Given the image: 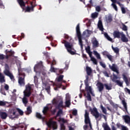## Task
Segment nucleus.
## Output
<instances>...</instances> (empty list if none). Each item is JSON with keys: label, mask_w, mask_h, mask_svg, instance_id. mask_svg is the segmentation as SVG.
<instances>
[{"label": "nucleus", "mask_w": 130, "mask_h": 130, "mask_svg": "<svg viewBox=\"0 0 130 130\" xmlns=\"http://www.w3.org/2000/svg\"><path fill=\"white\" fill-rule=\"evenodd\" d=\"M10 88V87L8 84H5L4 86V89L6 90V91H9V89Z\"/></svg>", "instance_id": "nucleus-61"}, {"label": "nucleus", "mask_w": 130, "mask_h": 130, "mask_svg": "<svg viewBox=\"0 0 130 130\" xmlns=\"http://www.w3.org/2000/svg\"><path fill=\"white\" fill-rule=\"evenodd\" d=\"M98 13L94 12L91 14V18H92V19H95L98 17Z\"/></svg>", "instance_id": "nucleus-42"}, {"label": "nucleus", "mask_w": 130, "mask_h": 130, "mask_svg": "<svg viewBox=\"0 0 130 130\" xmlns=\"http://www.w3.org/2000/svg\"><path fill=\"white\" fill-rule=\"evenodd\" d=\"M62 113H63L62 110L59 109V110L56 114V117H58V116H59L61 114H62Z\"/></svg>", "instance_id": "nucleus-40"}, {"label": "nucleus", "mask_w": 130, "mask_h": 130, "mask_svg": "<svg viewBox=\"0 0 130 130\" xmlns=\"http://www.w3.org/2000/svg\"><path fill=\"white\" fill-rule=\"evenodd\" d=\"M103 127L104 130H111V128H110V127H109L107 123H104L103 124Z\"/></svg>", "instance_id": "nucleus-28"}, {"label": "nucleus", "mask_w": 130, "mask_h": 130, "mask_svg": "<svg viewBox=\"0 0 130 130\" xmlns=\"http://www.w3.org/2000/svg\"><path fill=\"white\" fill-rule=\"evenodd\" d=\"M19 76H22L19 77L18 79V84L19 86H25V73L20 72L19 70Z\"/></svg>", "instance_id": "nucleus-5"}, {"label": "nucleus", "mask_w": 130, "mask_h": 130, "mask_svg": "<svg viewBox=\"0 0 130 130\" xmlns=\"http://www.w3.org/2000/svg\"><path fill=\"white\" fill-rule=\"evenodd\" d=\"M63 102L62 100H61L60 102L59 103L58 106L56 107V108L57 109H59V108H61L62 107H63Z\"/></svg>", "instance_id": "nucleus-31"}, {"label": "nucleus", "mask_w": 130, "mask_h": 130, "mask_svg": "<svg viewBox=\"0 0 130 130\" xmlns=\"http://www.w3.org/2000/svg\"><path fill=\"white\" fill-rule=\"evenodd\" d=\"M106 21L108 23H111V22H112V16H111V15H109L108 17H106Z\"/></svg>", "instance_id": "nucleus-27"}, {"label": "nucleus", "mask_w": 130, "mask_h": 130, "mask_svg": "<svg viewBox=\"0 0 130 130\" xmlns=\"http://www.w3.org/2000/svg\"><path fill=\"white\" fill-rule=\"evenodd\" d=\"M112 49L113 50V51L115 52V53H119V49L117 47H113V46H112Z\"/></svg>", "instance_id": "nucleus-32"}, {"label": "nucleus", "mask_w": 130, "mask_h": 130, "mask_svg": "<svg viewBox=\"0 0 130 130\" xmlns=\"http://www.w3.org/2000/svg\"><path fill=\"white\" fill-rule=\"evenodd\" d=\"M98 28H99L100 31H103V30H104V28H103V24H102V21L101 20H99L98 23Z\"/></svg>", "instance_id": "nucleus-18"}, {"label": "nucleus", "mask_w": 130, "mask_h": 130, "mask_svg": "<svg viewBox=\"0 0 130 130\" xmlns=\"http://www.w3.org/2000/svg\"><path fill=\"white\" fill-rule=\"evenodd\" d=\"M0 8L1 9H5V6L3 4V2H2V1L1 0H0Z\"/></svg>", "instance_id": "nucleus-64"}, {"label": "nucleus", "mask_w": 130, "mask_h": 130, "mask_svg": "<svg viewBox=\"0 0 130 130\" xmlns=\"http://www.w3.org/2000/svg\"><path fill=\"white\" fill-rule=\"evenodd\" d=\"M17 2L21 8H23L26 6V4L23 0H17Z\"/></svg>", "instance_id": "nucleus-24"}, {"label": "nucleus", "mask_w": 130, "mask_h": 130, "mask_svg": "<svg viewBox=\"0 0 130 130\" xmlns=\"http://www.w3.org/2000/svg\"><path fill=\"white\" fill-rule=\"evenodd\" d=\"M123 118L126 123H130V117L128 115H125L123 116Z\"/></svg>", "instance_id": "nucleus-23"}, {"label": "nucleus", "mask_w": 130, "mask_h": 130, "mask_svg": "<svg viewBox=\"0 0 130 130\" xmlns=\"http://www.w3.org/2000/svg\"><path fill=\"white\" fill-rule=\"evenodd\" d=\"M0 117L2 119H6L7 117H8V114L5 112H1Z\"/></svg>", "instance_id": "nucleus-19"}, {"label": "nucleus", "mask_w": 130, "mask_h": 130, "mask_svg": "<svg viewBox=\"0 0 130 130\" xmlns=\"http://www.w3.org/2000/svg\"><path fill=\"white\" fill-rule=\"evenodd\" d=\"M122 29L123 31H126L127 30V26L125 25L124 23H122Z\"/></svg>", "instance_id": "nucleus-48"}, {"label": "nucleus", "mask_w": 130, "mask_h": 130, "mask_svg": "<svg viewBox=\"0 0 130 130\" xmlns=\"http://www.w3.org/2000/svg\"><path fill=\"white\" fill-rule=\"evenodd\" d=\"M121 34H122V32H120L118 30H115L113 33V36L114 38H118V39H119L120 36H121Z\"/></svg>", "instance_id": "nucleus-12"}, {"label": "nucleus", "mask_w": 130, "mask_h": 130, "mask_svg": "<svg viewBox=\"0 0 130 130\" xmlns=\"http://www.w3.org/2000/svg\"><path fill=\"white\" fill-rule=\"evenodd\" d=\"M122 76L123 77V79L124 81L126 86H128V85H129V82L128 81V79H127V77H126L125 74H123Z\"/></svg>", "instance_id": "nucleus-21"}, {"label": "nucleus", "mask_w": 130, "mask_h": 130, "mask_svg": "<svg viewBox=\"0 0 130 130\" xmlns=\"http://www.w3.org/2000/svg\"><path fill=\"white\" fill-rule=\"evenodd\" d=\"M76 33L78 38L79 45L81 48L83 49V41H82V36L81 35V31H80V24L78 23L76 26Z\"/></svg>", "instance_id": "nucleus-2"}, {"label": "nucleus", "mask_w": 130, "mask_h": 130, "mask_svg": "<svg viewBox=\"0 0 130 130\" xmlns=\"http://www.w3.org/2000/svg\"><path fill=\"white\" fill-rule=\"evenodd\" d=\"M84 122L85 124H89L91 129H92V124H91V121L90 120V117H89V112L85 110L84 114Z\"/></svg>", "instance_id": "nucleus-7"}, {"label": "nucleus", "mask_w": 130, "mask_h": 130, "mask_svg": "<svg viewBox=\"0 0 130 130\" xmlns=\"http://www.w3.org/2000/svg\"><path fill=\"white\" fill-rule=\"evenodd\" d=\"M0 93L3 95H4L5 96L7 95V93H6V91H5V89H4L3 88H1L0 89Z\"/></svg>", "instance_id": "nucleus-46"}, {"label": "nucleus", "mask_w": 130, "mask_h": 130, "mask_svg": "<svg viewBox=\"0 0 130 130\" xmlns=\"http://www.w3.org/2000/svg\"><path fill=\"white\" fill-rule=\"evenodd\" d=\"M121 12L123 14H125L126 13V11H125V8L124 7H121Z\"/></svg>", "instance_id": "nucleus-62"}, {"label": "nucleus", "mask_w": 130, "mask_h": 130, "mask_svg": "<svg viewBox=\"0 0 130 130\" xmlns=\"http://www.w3.org/2000/svg\"><path fill=\"white\" fill-rule=\"evenodd\" d=\"M15 128H19L20 127V128H24L25 125H24L23 123H19L18 124L16 125Z\"/></svg>", "instance_id": "nucleus-34"}, {"label": "nucleus", "mask_w": 130, "mask_h": 130, "mask_svg": "<svg viewBox=\"0 0 130 130\" xmlns=\"http://www.w3.org/2000/svg\"><path fill=\"white\" fill-rule=\"evenodd\" d=\"M102 54L103 55H105L106 56H108V55L109 54V53H108V52H107V51H104L102 52Z\"/></svg>", "instance_id": "nucleus-57"}, {"label": "nucleus", "mask_w": 130, "mask_h": 130, "mask_svg": "<svg viewBox=\"0 0 130 130\" xmlns=\"http://www.w3.org/2000/svg\"><path fill=\"white\" fill-rule=\"evenodd\" d=\"M31 113H32V108H31V107L28 106L27 108V110L25 112V114H26V115H29V114H31Z\"/></svg>", "instance_id": "nucleus-25"}, {"label": "nucleus", "mask_w": 130, "mask_h": 130, "mask_svg": "<svg viewBox=\"0 0 130 130\" xmlns=\"http://www.w3.org/2000/svg\"><path fill=\"white\" fill-rule=\"evenodd\" d=\"M100 64L102 67V68H104V69H105L106 68V65H105V63H103L102 61L100 62Z\"/></svg>", "instance_id": "nucleus-59"}, {"label": "nucleus", "mask_w": 130, "mask_h": 130, "mask_svg": "<svg viewBox=\"0 0 130 130\" xmlns=\"http://www.w3.org/2000/svg\"><path fill=\"white\" fill-rule=\"evenodd\" d=\"M48 110H49V108H48V107H45L43 110V113L44 114H46Z\"/></svg>", "instance_id": "nucleus-39"}, {"label": "nucleus", "mask_w": 130, "mask_h": 130, "mask_svg": "<svg viewBox=\"0 0 130 130\" xmlns=\"http://www.w3.org/2000/svg\"><path fill=\"white\" fill-rule=\"evenodd\" d=\"M5 82H6V80L5 79V76H4L3 74L0 72V83L3 84V83H5Z\"/></svg>", "instance_id": "nucleus-26"}, {"label": "nucleus", "mask_w": 130, "mask_h": 130, "mask_svg": "<svg viewBox=\"0 0 130 130\" xmlns=\"http://www.w3.org/2000/svg\"><path fill=\"white\" fill-rule=\"evenodd\" d=\"M36 117L37 118H39V119H42V118H43L42 117V115H41V114L38 112H37V113H36Z\"/></svg>", "instance_id": "nucleus-47"}, {"label": "nucleus", "mask_w": 130, "mask_h": 130, "mask_svg": "<svg viewBox=\"0 0 130 130\" xmlns=\"http://www.w3.org/2000/svg\"><path fill=\"white\" fill-rule=\"evenodd\" d=\"M6 104V102L0 101V106H5Z\"/></svg>", "instance_id": "nucleus-60"}, {"label": "nucleus", "mask_w": 130, "mask_h": 130, "mask_svg": "<svg viewBox=\"0 0 130 130\" xmlns=\"http://www.w3.org/2000/svg\"><path fill=\"white\" fill-rule=\"evenodd\" d=\"M52 66H53V63H52V64H51L50 71H51V72H53L54 73H55L56 69L55 68H54V67H53Z\"/></svg>", "instance_id": "nucleus-51"}, {"label": "nucleus", "mask_w": 130, "mask_h": 130, "mask_svg": "<svg viewBox=\"0 0 130 130\" xmlns=\"http://www.w3.org/2000/svg\"><path fill=\"white\" fill-rule=\"evenodd\" d=\"M42 61H40L39 63H38L37 64L35 65L34 69L35 70H37V69H39L40 67H42Z\"/></svg>", "instance_id": "nucleus-30"}, {"label": "nucleus", "mask_w": 130, "mask_h": 130, "mask_svg": "<svg viewBox=\"0 0 130 130\" xmlns=\"http://www.w3.org/2000/svg\"><path fill=\"white\" fill-rule=\"evenodd\" d=\"M96 86L99 89V92H102L104 89V84L102 82H98L96 84Z\"/></svg>", "instance_id": "nucleus-13"}, {"label": "nucleus", "mask_w": 130, "mask_h": 130, "mask_svg": "<svg viewBox=\"0 0 130 130\" xmlns=\"http://www.w3.org/2000/svg\"><path fill=\"white\" fill-rule=\"evenodd\" d=\"M95 11H96V12H100L101 11V8L100 6H96L95 7Z\"/></svg>", "instance_id": "nucleus-63"}, {"label": "nucleus", "mask_w": 130, "mask_h": 130, "mask_svg": "<svg viewBox=\"0 0 130 130\" xmlns=\"http://www.w3.org/2000/svg\"><path fill=\"white\" fill-rule=\"evenodd\" d=\"M90 110L91 112V114H92V115L94 116L95 119L99 118V116H100V114H99V112H98L97 108H93L92 110V108H90Z\"/></svg>", "instance_id": "nucleus-9"}, {"label": "nucleus", "mask_w": 130, "mask_h": 130, "mask_svg": "<svg viewBox=\"0 0 130 130\" xmlns=\"http://www.w3.org/2000/svg\"><path fill=\"white\" fill-rule=\"evenodd\" d=\"M30 5H31V7H29V6H27L26 9H25V11L26 12H30V11H32V12H33V11H34V8L36 7V5H33V2H31L30 3Z\"/></svg>", "instance_id": "nucleus-14"}, {"label": "nucleus", "mask_w": 130, "mask_h": 130, "mask_svg": "<svg viewBox=\"0 0 130 130\" xmlns=\"http://www.w3.org/2000/svg\"><path fill=\"white\" fill-rule=\"evenodd\" d=\"M110 69H111V70H112L113 72H115V73H116L117 75L119 74V71H118V70H117V68H116V67H115V64H113V65L110 67Z\"/></svg>", "instance_id": "nucleus-20"}, {"label": "nucleus", "mask_w": 130, "mask_h": 130, "mask_svg": "<svg viewBox=\"0 0 130 130\" xmlns=\"http://www.w3.org/2000/svg\"><path fill=\"white\" fill-rule=\"evenodd\" d=\"M117 79H120V78L118 77L117 75H115L114 73H113V75L111 76V81H112L113 83H116L119 87H122L123 83L121 82L120 80H117Z\"/></svg>", "instance_id": "nucleus-3"}, {"label": "nucleus", "mask_w": 130, "mask_h": 130, "mask_svg": "<svg viewBox=\"0 0 130 130\" xmlns=\"http://www.w3.org/2000/svg\"><path fill=\"white\" fill-rule=\"evenodd\" d=\"M4 73L5 75H6V76L9 77L12 81L15 80V79H14V75H13V74L10 72V68L9 67V65L8 64H5V69L4 71Z\"/></svg>", "instance_id": "nucleus-4"}, {"label": "nucleus", "mask_w": 130, "mask_h": 130, "mask_svg": "<svg viewBox=\"0 0 130 130\" xmlns=\"http://www.w3.org/2000/svg\"><path fill=\"white\" fill-rule=\"evenodd\" d=\"M17 110L18 112V113L20 114V115H23L24 114V112H23V111H22V110L17 108Z\"/></svg>", "instance_id": "nucleus-50"}, {"label": "nucleus", "mask_w": 130, "mask_h": 130, "mask_svg": "<svg viewBox=\"0 0 130 130\" xmlns=\"http://www.w3.org/2000/svg\"><path fill=\"white\" fill-rule=\"evenodd\" d=\"M93 53H94V54L95 55L98 59H101V57L100 56V54L99 53H98V52L97 51H94Z\"/></svg>", "instance_id": "nucleus-41"}, {"label": "nucleus", "mask_w": 130, "mask_h": 130, "mask_svg": "<svg viewBox=\"0 0 130 130\" xmlns=\"http://www.w3.org/2000/svg\"><path fill=\"white\" fill-rule=\"evenodd\" d=\"M22 102L25 106H26L28 104V99H27L25 96H24L22 99Z\"/></svg>", "instance_id": "nucleus-33"}, {"label": "nucleus", "mask_w": 130, "mask_h": 130, "mask_svg": "<svg viewBox=\"0 0 130 130\" xmlns=\"http://www.w3.org/2000/svg\"><path fill=\"white\" fill-rule=\"evenodd\" d=\"M112 6L113 8L114 9V10H116V12L118 11V9H117V6H116V5H115V4L112 3Z\"/></svg>", "instance_id": "nucleus-55"}, {"label": "nucleus", "mask_w": 130, "mask_h": 130, "mask_svg": "<svg viewBox=\"0 0 130 130\" xmlns=\"http://www.w3.org/2000/svg\"><path fill=\"white\" fill-rule=\"evenodd\" d=\"M5 53L6 54V59H8V58H10L11 56H13L15 54V52H14L12 50H10L9 51V50L6 49L5 51Z\"/></svg>", "instance_id": "nucleus-11"}, {"label": "nucleus", "mask_w": 130, "mask_h": 130, "mask_svg": "<svg viewBox=\"0 0 130 130\" xmlns=\"http://www.w3.org/2000/svg\"><path fill=\"white\" fill-rule=\"evenodd\" d=\"M62 43V44H64V46L69 53L72 55L76 54V52L72 51L73 50V44H71L69 42H68L64 40H63Z\"/></svg>", "instance_id": "nucleus-1"}, {"label": "nucleus", "mask_w": 130, "mask_h": 130, "mask_svg": "<svg viewBox=\"0 0 130 130\" xmlns=\"http://www.w3.org/2000/svg\"><path fill=\"white\" fill-rule=\"evenodd\" d=\"M122 104L123 105L126 112H127V106H126V102H125L124 100L122 101Z\"/></svg>", "instance_id": "nucleus-36"}, {"label": "nucleus", "mask_w": 130, "mask_h": 130, "mask_svg": "<svg viewBox=\"0 0 130 130\" xmlns=\"http://www.w3.org/2000/svg\"><path fill=\"white\" fill-rule=\"evenodd\" d=\"M15 115H16V112L14 110H11L9 111L8 113V116L9 118H11V119H14L15 118Z\"/></svg>", "instance_id": "nucleus-15"}, {"label": "nucleus", "mask_w": 130, "mask_h": 130, "mask_svg": "<svg viewBox=\"0 0 130 130\" xmlns=\"http://www.w3.org/2000/svg\"><path fill=\"white\" fill-rule=\"evenodd\" d=\"M72 114L74 116H77V115H78V111L77 110H74L72 111Z\"/></svg>", "instance_id": "nucleus-53"}, {"label": "nucleus", "mask_w": 130, "mask_h": 130, "mask_svg": "<svg viewBox=\"0 0 130 130\" xmlns=\"http://www.w3.org/2000/svg\"><path fill=\"white\" fill-rule=\"evenodd\" d=\"M91 33L92 31L86 29L83 32V35H84V36H86V37H89V36L91 35Z\"/></svg>", "instance_id": "nucleus-22"}, {"label": "nucleus", "mask_w": 130, "mask_h": 130, "mask_svg": "<svg viewBox=\"0 0 130 130\" xmlns=\"http://www.w3.org/2000/svg\"><path fill=\"white\" fill-rule=\"evenodd\" d=\"M47 125L49 127H52L53 129H57V123L56 121H50L48 122Z\"/></svg>", "instance_id": "nucleus-10"}, {"label": "nucleus", "mask_w": 130, "mask_h": 130, "mask_svg": "<svg viewBox=\"0 0 130 130\" xmlns=\"http://www.w3.org/2000/svg\"><path fill=\"white\" fill-rule=\"evenodd\" d=\"M60 129L61 130H65L66 129V126H64V124L62 123L60 124Z\"/></svg>", "instance_id": "nucleus-58"}, {"label": "nucleus", "mask_w": 130, "mask_h": 130, "mask_svg": "<svg viewBox=\"0 0 130 130\" xmlns=\"http://www.w3.org/2000/svg\"><path fill=\"white\" fill-rule=\"evenodd\" d=\"M92 45L93 48H97V47H99V42L96 38L92 41Z\"/></svg>", "instance_id": "nucleus-16"}, {"label": "nucleus", "mask_w": 130, "mask_h": 130, "mask_svg": "<svg viewBox=\"0 0 130 130\" xmlns=\"http://www.w3.org/2000/svg\"><path fill=\"white\" fill-rule=\"evenodd\" d=\"M101 109H102L104 114H107V110H106V108H104L102 105H101Z\"/></svg>", "instance_id": "nucleus-38"}, {"label": "nucleus", "mask_w": 130, "mask_h": 130, "mask_svg": "<svg viewBox=\"0 0 130 130\" xmlns=\"http://www.w3.org/2000/svg\"><path fill=\"white\" fill-rule=\"evenodd\" d=\"M32 89V87H31V85L27 84L26 85V91L27 92H31V90Z\"/></svg>", "instance_id": "nucleus-35"}, {"label": "nucleus", "mask_w": 130, "mask_h": 130, "mask_svg": "<svg viewBox=\"0 0 130 130\" xmlns=\"http://www.w3.org/2000/svg\"><path fill=\"white\" fill-rule=\"evenodd\" d=\"M65 104L66 107H70V105H71V102L70 101H66Z\"/></svg>", "instance_id": "nucleus-52"}, {"label": "nucleus", "mask_w": 130, "mask_h": 130, "mask_svg": "<svg viewBox=\"0 0 130 130\" xmlns=\"http://www.w3.org/2000/svg\"><path fill=\"white\" fill-rule=\"evenodd\" d=\"M104 87H105L106 88V90H111V89H112V88L111 87V86L108 85V84H104Z\"/></svg>", "instance_id": "nucleus-44"}, {"label": "nucleus", "mask_w": 130, "mask_h": 130, "mask_svg": "<svg viewBox=\"0 0 130 130\" xmlns=\"http://www.w3.org/2000/svg\"><path fill=\"white\" fill-rule=\"evenodd\" d=\"M62 80H63V75H61L59 76V77L57 78V82L54 83V85L56 86V87H58V88H61L62 86Z\"/></svg>", "instance_id": "nucleus-8"}, {"label": "nucleus", "mask_w": 130, "mask_h": 130, "mask_svg": "<svg viewBox=\"0 0 130 130\" xmlns=\"http://www.w3.org/2000/svg\"><path fill=\"white\" fill-rule=\"evenodd\" d=\"M107 57L108 58V59H109L110 61H113V58H112V55L109 54Z\"/></svg>", "instance_id": "nucleus-56"}, {"label": "nucleus", "mask_w": 130, "mask_h": 130, "mask_svg": "<svg viewBox=\"0 0 130 130\" xmlns=\"http://www.w3.org/2000/svg\"><path fill=\"white\" fill-rule=\"evenodd\" d=\"M91 61L93 62L94 64H97V60L94 57H91Z\"/></svg>", "instance_id": "nucleus-54"}, {"label": "nucleus", "mask_w": 130, "mask_h": 130, "mask_svg": "<svg viewBox=\"0 0 130 130\" xmlns=\"http://www.w3.org/2000/svg\"><path fill=\"white\" fill-rule=\"evenodd\" d=\"M86 98L88 101H92V98H91V95H90V93H89V92H87Z\"/></svg>", "instance_id": "nucleus-45"}, {"label": "nucleus", "mask_w": 130, "mask_h": 130, "mask_svg": "<svg viewBox=\"0 0 130 130\" xmlns=\"http://www.w3.org/2000/svg\"><path fill=\"white\" fill-rule=\"evenodd\" d=\"M24 97H30L31 96V92L30 91H24Z\"/></svg>", "instance_id": "nucleus-37"}, {"label": "nucleus", "mask_w": 130, "mask_h": 130, "mask_svg": "<svg viewBox=\"0 0 130 130\" xmlns=\"http://www.w3.org/2000/svg\"><path fill=\"white\" fill-rule=\"evenodd\" d=\"M105 37H106V38H107V39H108V40H109V41H112V39H111V38H110V37H109V36L108 35V34L107 33H105L104 34Z\"/></svg>", "instance_id": "nucleus-43"}, {"label": "nucleus", "mask_w": 130, "mask_h": 130, "mask_svg": "<svg viewBox=\"0 0 130 130\" xmlns=\"http://www.w3.org/2000/svg\"><path fill=\"white\" fill-rule=\"evenodd\" d=\"M121 40L122 42H128V39L126 38L125 35L123 34V32H122V34L121 35Z\"/></svg>", "instance_id": "nucleus-17"}, {"label": "nucleus", "mask_w": 130, "mask_h": 130, "mask_svg": "<svg viewBox=\"0 0 130 130\" xmlns=\"http://www.w3.org/2000/svg\"><path fill=\"white\" fill-rule=\"evenodd\" d=\"M6 59V56L3 54L0 53V60H4Z\"/></svg>", "instance_id": "nucleus-49"}, {"label": "nucleus", "mask_w": 130, "mask_h": 130, "mask_svg": "<svg viewBox=\"0 0 130 130\" xmlns=\"http://www.w3.org/2000/svg\"><path fill=\"white\" fill-rule=\"evenodd\" d=\"M86 72L88 76H91L92 74V69L89 67H86Z\"/></svg>", "instance_id": "nucleus-29"}, {"label": "nucleus", "mask_w": 130, "mask_h": 130, "mask_svg": "<svg viewBox=\"0 0 130 130\" xmlns=\"http://www.w3.org/2000/svg\"><path fill=\"white\" fill-rule=\"evenodd\" d=\"M84 84L85 85V91L88 92L90 94H92V88L89 86V76H86V79L84 80Z\"/></svg>", "instance_id": "nucleus-6"}]
</instances>
